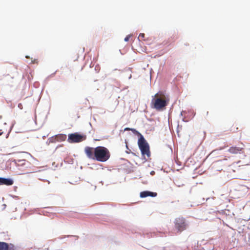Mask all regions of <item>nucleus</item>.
I'll list each match as a JSON object with an SVG mask.
<instances>
[{"instance_id":"nucleus-10","label":"nucleus","mask_w":250,"mask_h":250,"mask_svg":"<svg viewBox=\"0 0 250 250\" xmlns=\"http://www.w3.org/2000/svg\"><path fill=\"white\" fill-rule=\"evenodd\" d=\"M16 163L18 166H25L26 167H29L30 163L25 160H17Z\"/></svg>"},{"instance_id":"nucleus-15","label":"nucleus","mask_w":250,"mask_h":250,"mask_svg":"<svg viewBox=\"0 0 250 250\" xmlns=\"http://www.w3.org/2000/svg\"><path fill=\"white\" fill-rule=\"evenodd\" d=\"M125 131H128V130H133V129H131V128H128V127H126L125 129Z\"/></svg>"},{"instance_id":"nucleus-7","label":"nucleus","mask_w":250,"mask_h":250,"mask_svg":"<svg viewBox=\"0 0 250 250\" xmlns=\"http://www.w3.org/2000/svg\"><path fill=\"white\" fill-rule=\"evenodd\" d=\"M0 250H16L15 246L12 244H8L5 242H0Z\"/></svg>"},{"instance_id":"nucleus-19","label":"nucleus","mask_w":250,"mask_h":250,"mask_svg":"<svg viewBox=\"0 0 250 250\" xmlns=\"http://www.w3.org/2000/svg\"><path fill=\"white\" fill-rule=\"evenodd\" d=\"M126 147L127 149H128V146H127V145L126 143Z\"/></svg>"},{"instance_id":"nucleus-5","label":"nucleus","mask_w":250,"mask_h":250,"mask_svg":"<svg viewBox=\"0 0 250 250\" xmlns=\"http://www.w3.org/2000/svg\"><path fill=\"white\" fill-rule=\"evenodd\" d=\"M86 138V135L74 133L69 134L67 141L70 143H79L85 140Z\"/></svg>"},{"instance_id":"nucleus-14","label":"nucleus","mask_w":250,"mask_h":250,"mask_svg":"<svg viewBox=\"0 0 250 250\" xmlns=\"http://www.w3.org/2000/svg\"><path fill=\"white\" fill-rule=\"evenodd\" d=\"M32 63H38V61L36 59H34L33 61H32Z\"/></svg>"},{"instance_id":"nucleus-8","label":"nucleus","mask_w":250,"mask_h":250,"mask_svg":"<svg viewBox=\"0 0 250 250\" xmlns=\"http://www.w3.org/2000/svg\"><path fill=\"white\" fill-rule=\"evenodd\" d=\"M157 195L156 192H151L149 191H144L140 193V197L141 198H145L147 196L156 197Z\"/></svg>"},{"instance_id":"nucleus-12","label":"nucleus","mask_w":250,"mask_h":250,"mask_svg":"<svg viewBox=\"0 0 250 250\" xmlns=\"http://www.w3.org/2000/svg\"><path fill=\"white\" fill-rule=\"evenodd\" d=\"M145 37V34L144 33H141L139 35V36L138 37V39L140 40V39H141L143 40L144 38Z\"/></svg>"},{"instance_id":"nucleus-11","label":"nucleus","mask_w":250,"mask_h":250,"mask_svg":"<svg viewBox=\"0 0 250 250\" xmlns=\"http://www.w3.org/2000/svg\"><path fill=\"white\" fill-rule=\"evenodd\" d=\"M59 137H60V139H61L62 140H64L66 138V136L65 135L61 134L59 136Z\"/></svg>"},{"instance_id":"nucleus-6","label":"nucleus","mask_w":250,"mask_h":250,"mask_svg":"<svg viewBox=\"0 0 250 250\" xmlns=\"http://www.w3.org/2000/svg\"><path fill=\"white\" fill-rule=\"evenodd\" d=\"M242 146H233L229 147L228 151L231 154H237L244 153L245 145L242 143Z\"/></svg>"},{"instance_id":"nucleus-20","label":"nucleus","mask_w":250,"mask_h":250,"mask_svg":"<svg viewBox=\"0 0 250 250\" xmlns=\"http://www.w3.org/2000/svg\"><path fill=\"white\" fill-rule=\"evenodd\" d=\"M154 173V171H152V172H151V174H153Z\"/></svg>"},{"instance_id":"nucleus-17","label":"nucleus","mask_w":250,"mask_h":250,"mask_svg":"<svg viewBox=\"0 0 250 250\" xmlns=\"http://www.w3.org/2000/svg\"><path fill=\"white\" fill-rule=\"evenodd\" d=\"M3 132L2 131L1 129H0V135H2L3 134Z\"/></svg>"},{"instance_id":"nucleus-18","label":"nucleus","mask_w":250,"mask_h":250,"mask_svg":"<svg viewBox=\"0 0 250 250\" xmlns=\"http://www.w3.org/2000/svg\"><path fill=\"white\" fill-rule=\"evenodd\" d=\"M231 130L233 131V132L235 131V130H234V128H232Z\"/></svg>"},{"instance_id":"nucleus-9","label":"nucleus","mask_w":250,"mask_h":250,"mask_svg":"<svg viewBox=\"0 0 250 250\" xmlns=\"http://www.w3.org/2000/svg\"><path fill=\"white\" fill-rule=\"evenodd\" d=\"M13 181L11 179L0 177V185L11 186L13 184Z\"/></svg>"},{"instance_id":"nucleus-4","label":"nucleus","mask_w":250,"mask_h":250,"mask_svg":"<svg viewBox=\"0 0 250 250\" xmlns=\"http://www.w3.org/2000/svg\"><path fill=\"white\" fill-rule=\"evenodd\" d=\"M174 223L175 228L178 232H181L186 229L188 225L184 218L182 217L176 218Z\"/></svg>"},{"instance_id":"nucleus-2","label":"nucleus","mask_w":250,"mask_h":250,"mask_svg":"<svg viewBox=\"0 0 250 250\" xmlns=\"http://www.w3.org/2000/svg\"><path fill=\"white\" fill-rule=\"evenodd\" d=\"M138 144L142 155L144 157H145L146 156L147 157H149L150 155L149 146L148 143L142 135H140V137L139 138Z\"/></svg>"},{"instance_id":"nucleus-16","label":"nucleus","mask_w":250,"mask_h":250,"mask_svg":"<svg viewBox=\"0 0 250 250\" xmlns=\"http://www.w3.org/2000/svg\"><path fill=\"white\" fill-rule=\"evenodd\" d=\"M126 152V153H127V154H129V153H130L131 150H130V149H129L128 148V149H127V150Z\"/></svg>"},{"instance_id":"nucleus-3","label":"nucleus","mask_w":250,"mask_h":250,"mask_svg":"<svg viewBox=\"0 0 250 250\" xmlns=\"http://www.w3.org/2000/svg\"><path fill=\"white\" fill-rule=\"evenodd\" d=\"M158 94L155 95V98H154L152 101L153 104V107L157 110L163 109L167 105V101L165 98H157Z\"/></svg>"},{"instance_id":"nucleus-1","label":"nucleus","mask_w":250,"mask_h":250,"mask_svg":"<svg viewBox=\"0 0 250 250\" xmlns=\"http://www.w3.org/2000/svg\"><path fill=\"white\" fill-rule=\"evenodd\" d=\"M84 152L88 158L101 162H106L110 157L109 151L104 146H99L95 148L86 146Z\"/></svg>"},{"instance_id":"nucleus-13","label":"nucleus","mask_w":250,"mask_h":250,"mask_svg":"<svg viewBox=\"0 0 250 250\" xmlns=\"http://www.w3.org/2000/svg\"><path fill=\"white\" fill-rule=\"evenodd\" d=\"M131 37V35H128L125 38V41L128 42L130 39V38Z\"/></svg>"},{"instance_id":"nucleus-21","label":"nucleus","mask_w":250,"mask_h":250,"mask_svg":"<svg viewBox=\"0 0 250 250\" xmlns=\"http://www.w3.org/2000/svg\"><path fill=\"white\" fill-rule=\"evenodd\" d=\"M238 129V127H236V129L237 130Z\"/></svg>"}]
</instances>
